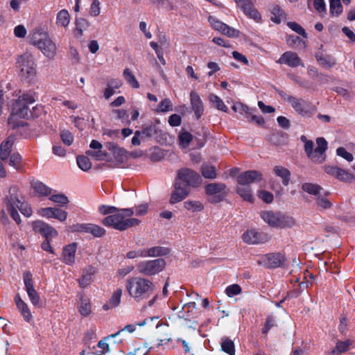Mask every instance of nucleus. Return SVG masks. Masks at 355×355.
Returning a JSON list of instances; mask_svg holds the SVG:
<instances>
[{"label":"nucleus","mask_w":355,"mask_h":355,"mask_svg":"<svg viewBox=\"0 0 355 355\" xmlns=\"http://www.w3.org/2000/svg\"><path fill=\"white\" fill-rule=\"evenodd\" d=\"M158 131L159 130L155 125L150 123L145 125L143 127L142 135L144 137H151L157 135L158 133Z\"/></svg>","instance_id":"obj_49"},{"label":"nucleus","mask_w":355,"mask_h":355,"mask_svg":"<svg viewBox=\"0 0 355 355\" xmlns=\"http://www.w3.org/2000/svg\"><path fill=\"white\" fill-rule=\"evenodd\" d=\"M190 189L175 180L174 189L170 198L171 204H175L186 198L190 193Z\"/></svg>","instance_id":"obj_22"},{"label":"nucleus","mask_w":355,"mask_h":355,"mask_svg":"<svg viewBox=\"0 0 355 355\" xmlns=\"http://www.w3.org/2000/svg\"><path fill=\"white\" fill-rule=\"evenodd\" d=\"M24 196L21 193L19 189L16 185H12L9 187L8 192L5 194L4 204L7 211L17 224L21 223V218L16 209V207L21 203Z\"/></svg>","instance_id":"obj_4"},{"label":"nucleus","mask_w":355,"mask_h":355,"mask_svg":"<svg viewBox=\"0 0 355 355\" xmlns=\"http://www.w3.org/2000/svg\"><path fill=\"white\" fill-rule=\"evenodd\" d=\"M315 58L318 63L323 67H331L336 64L335 60L329 55H324L319 53L315 55Z\"/></svg>","instance_id":"obj_43"},{"label":"nucleus","mask_w":355,"mask_h":355,"mask_svg":"<svg viewBox=\"0 0 355 355\" xmlns=\"http://www.w3.org/2000/svg\"><path fill=\"white\" fill-rule=\"evenodd\" d=\"M96 269L92 266H87L83 272L82 277L79 279V284L82 288L87 286L92 281V276L96 273Z\"/></svg>","instance_id":"obj_31"},{"label":"nucleus","mask_w":355,"mask_h":355,"mask_svg":"<svg viewBox=\"0 0 355 355\" xmlns=\"http://www.w3.org/2000/svg\"><path fill=\"white\" fill-rule=\"evenodd\" d=\"M241 293V288L239 284H232L227 286L225 289V293L229 297H233Z\"/></svg>","instance_id":"obj_62"},{"label":"nucleus","mask_w":355,"mask_h":355,"mask_svg":"<svg viewBox=\"0 0 355 355\" xmlns=\"http://www.w3.org/2000/svg\"><path fill=\"white\" fill-rule=\"evenodd\" d=\"M76 162L78 167L84 171H88L92 167V163L86 156H78Z\"/></svg>","instance_id":"obj_48"},{"label":"nucleus","mask_w":355,"mask_h":355,"mask_svg":"<svg viewBox=\"0 0 355 355\" xmlns=\"http://www.w3.org/2000/svg\"><path fill=\"white\" fill-rule=\"evenodd\" d=\"M50 200L55 203H58V204H60L62 205H66L69 202L68 198L64 194H62V193L53 195L50 197Z\"/></svg>","instance_id":"obj_63"},{"label":"nucleus","mask_w":355,"mask_h":355,"mask_svg":"<svg viewBox=\"0 0 355 355\" xmlns=\"http://www.w3.org/2000/svg\"><path fill=\"white\" fill-rule=\"evenodd\" d=\"M15 302L24 320L27 322H30L33 319V315L28 305L18 294L15 297Z\"/></svg>","instance_id":"obj_25"},{"label":"nucleus","mask_w":355,"mask_h":355,"mask_svg":"<svg viewBox=\"0 0 355 355\" xmlns=\"http://www.w3.org/2000/svg\"><path fill=\"white\" fill-rule=\"evenodd\" d=\"M126 258L133 259L136 258H146L145 249H137L127 252Z\"/></svg>","instance_id":"obj_60"},{"label":"nucleus","mask_w":355,"mask_h":355,"mask_svg":"<svg viewBox=\"0 0 355 355\" xmlns=\"http://www.w3.org/2000/svg\"><path fill=\"white\" fill-rule=\"evenodd\" d=\"M89 15L92 17H97L101 13L100 2L98 0H92L89 7Z\"/></svg>","instance_id":"obj_61"},{"label":"nucleus","mask_w":355,"mask_h":355,"mask_svg":"<svg viewBox=\"0 0 355 355\" xmlns=\"http://www.w3.org/2000/svg\"><path fill=\"white\" fill-rule=\"evenodd\" d=\"M31 43L40 50L42 54L49 60H53L57 55V46L51 37L40 31H34L30 35Z\"/></svg>","instance_id":"obj_3"},{"label":"nucleus","mask_w":355,"mask_h":355,"mask_svg":"<svg viewBox=\"0 0 355 355\" xmlns=\"http://www.w3.org/2000/svg\"><path fill=\"white\" fill-rule=\"evenodd\" d=\"M221 349L229 355H234L235 347L232 340L225 338L222 339Z\"/></svg>","instance_id":"obj_47"},{"label":"nucleus","mask_w":355,"mask_h":355,"mask_svg":"<svg viewBox=\"0 0 355 355\" xmlns=\"http://www.w3.org/2000/svg\"><path fill=\"white\" fill-rule=\"evenodd\" d=\"M176 181L185 187H198L202 183L200 175L193 170L188 168H182L177 172Z\"/></svg>","instance_id":"obj_10"},{"label":"nucleus","mask_w":355,"mask_h":355,"mask_svg":"<svg viewBox=\"0 0 355 355\" xmlns=\"http://www.w3.org/2000/svg\"><path fill=\"white\" fill-rule=\"evenodd\" d=\"M33 229L35 232L44 236L47 240H51L58 236V232L54 227L42 220L33 222Z\"/></svg>","instance_id":"obj_20"},{"label":"nucleus","mask_w":355,"mask_h":355,"mask_svg":"<svg viewBox=\"0 0 355 355\" xmlns=\"http://www.w3.org/2000/svg\"><path fill=\"white\" fill-rule=\"evenodd\" d=\"M336 154L348 162H352L354 159V156L352 153L346 150L343 147H339L336 150Z\"/></svg>","instance_id":"obj_64"},{"label":"nucleus","mask_w":355,"mask_h":355,"mask_svg":"<svg viewBox=\"0 0 355 355\" xmlns=\"http://www.w3.org/2000/svg\"><path fill=\"white\" fill-rule=\"evenodd\" d=\"M77 245L75 243L66 245L62 252V261L67 265L71 266L75 262Z\"/></svg>","instance_id":"obj_26"},{"label":"nucleus","mask_w":355,"mask_h":355,"mask_svg":"<svg viewBox=\"0 0 355 355\" xmlns=\"http://www.w3.org/2000/svg\"><path fill=\"white\" fill-rule=\"evenodd\" d=\"M78 309L83 317H87L92 313V306L89 299L81 295L78 304Z\"/></svg>","instance_id":"obj_33"},{"label":"nucleus","mask_w":355,"mask_h":355,"mask_svg":"<svg viewBox=\"0 0 355 355\" xmlns=\"http://www.w3.org/2000/svg\"><path fill=\"white\" fill-rule=\"evenodd\" d=\"M19 76L24 81L31 82L37 75L36 64L33 55L30 53H25L17 60Z\"/></svg>","instance_id":"obj_5"},{"label":"nucleus","mask_w":355,"mask_h":355,"mask_svg":"<svg viewBox=\"0 0 355 355\" xmlns=\"http://www.w3.org/2000/svg\"><path fill=\"white\" fill-rule=\"evenodd\" d=\"M287 26L293 31L297 34L303 36L304 38L307 37L305 30L302 26L294 21H290L287 23Z\"/></svg>","instance_id":"obj_57"},{"label":"nucleus","mask_w":355,"mask_h":355,"mask_svg":"<svg viewBox=\"0 0 355 355\" xmlns=\"http://www.w3.org/2000/svg\"><path fill=\"white\" fill-rule=\"evenodd\" d=\"M71 230L74 232L89 233L96 238L102 237L106 232L103 227L92 223L77 224L71 227Z\"/></svg>","instance_id":"obj_17"},{"label":"nucleus","mask_w":355,"mask_h":355,"mask_svg":"<svg viewBox=\"0 0 355 355\" xmlns=\"http://www.w3.org/2000/svg\"><path fill=\"white\" fill-rule=\"evenodd\" d=\"M173 110V105L171 101L169 98H166L159 103L157 108L155 110V112L157 113H162L171 112Z\"/></svg>","instance_id":"obj_44"},{"label":"nucleus","mask_w":355,"mask_h":355,"mask_svg":"<svg viewBox=\"0 0 355 355\" xmlns=\"http://www.w3.org/2000/svg\"><path fill=\"white\" fill-rule=\"evenodd\" d=\"M323 168L325 173L341 182H352L354 180V175L343 168L331 165H325Z\"/></svg>","instance_id":"obj_16"},{"label":"nucleus","mask_w":355,"mask_h":355,"mask_svg":"<svg viewBox=\"0 0 355 355\" xmlns=\"http://www.w3.org/2000/svg\"><path fill=\"white\" fill-rule=\"evenodd\" d=\"M98 212L102 215H112L118 211V208L114 206L101 205L98 207Z\"/></svg>","instance_id":"obj_59"},{"label":"nucleus","mask_w":355,"mask_h":355,"mask_svg":"<svg viewBox=\"0 0 355 355\" xmlns=\"http://www.w3.org/2000/svg\"><path fill=\"white\" fill-rule=\"evenodd\" d=\"M37 214L46 218H55L60 222L66 220L67 212L55 207L40 208L37 211Z\"/></svg>","instance_id":"obj_19"},{"label":"nucleus","mask_w":355,"mask_h":355,"mask_svg":"<svg viewBox=\"0 0 355 355\" xmlns=\"http://www.w3.org/2000/svg\"><path fill=\"white\" fill-rule=\"evenodd\" d=\"M105 147L111 151L115 158L118 159H123V157L127 153L126 150L123 148H119L116 144L114 142H108L105 144Z\"/></svg>","instance_id":"obj_39"},{"label":"nucleus","mask_w":355,"mask_h":355,"mask_svg":"<svg viewBox=\"0 0 355 355\" xmlns=\"http://www.w3.org/2000/svg\"><path fill=\"white\" fill-rule=\"evenodd\" d=\"M225 188V184L222 182L210 183L205 187V193L209 196L211 202L217 203L223 200Z\"/></svg>","instance_id":"obj_14"},{"label":"nucleus","mask_w":355,"mask_h":355,"mask_svg":"<svg viewBox=\"0 0 355 355\" xmlns=\"http://www.w3.org/2000/svg\"><path fill=\"white\" fill-rule=\"evenodd\" d=\"M110 338H108V336L104 338L103 340H101L98 344L97 347L100 349L99 351H96L95 352L96 355H103L105 353H107L110 352V347L109 345L107 343V340H109Z\"/></svg>","instance_id":"obj_51"},{"label":"nucleus","mask_w":355,"mask_h":355,"mask_svg":"<svg viewBox=\"0 0 355 355\" xmlns=\"http://www.w3.org/2000/svg\"><path fill=\"white\" fill-rule=\"evenodd\" d=\"M236 192L243 200L252 202L254 198L250 185L239 184L236 187Z\"/></svg>","instance_id":"obj_35"},{"label":"nucleus","mask_w":355,"mask_h":355,"mask_svg":"<svg viewBox=\"0 0 355 355\" xmlns=\"http://www.w3.org/2000/svg\"><path fill=\"white\" fill-rule=\"evenodd\" d=\"M89 147L93 149L87 150L86 154L96 160H105L107 157V153L105 150H102V144L96 141L92 140L89 144Z\"/></svg>","instance_id":"obj_24"},{"label":"nucleus","mask_w":355,"mask_h":355,"mask_svg":"<svg viewBox=\"0 0 355 355\" xmlns=\"http://www.w3.org/2000/svg\"><path fill=\"white\" fill-rule=\"evenodd\" d=\"M285 260L284 254L280 252H274L259 256L257 263L268 268H276L280 267Z\"/></svg>","instance_id":"obj_13"},{"label":"nucleus","mask_w":355,"mask_h":355,"mask_svg":"<svg viewBox=\"0 0 355 355\" xmlns=\"http://www.w3.org/2000/svg\"><path fill=\"white\" fill-rule=\"evenodd\" d=\"M263 220L272 227H292L295 225L293 218L270 210L262 211L260 214Z\"/></svg>","instance_id":"obj_6"},{"label":"nucleus","mask_w":355,"mask_h":355,"mask_svg":"<svg viewBox=\"0 0 355 355\" xmlns=\"http://www.w3.org/2000/svg\"><path fill=\"white\" fill-rule=\"evenodd\" d=\"M169 250L166 248L155 246L145 249L146 257H157L168 254Z\"/></svg>","instance_id":"obj_36"},{"label":"nucleus","mask_w":355,"mask_h":355,"mask_svg":"<svg viewBox=\"0 0 355 355\" xmlns=\"http://www.w3.org/2000/svg\"><path fill=\"white\" fill-rule=\"evenodd\" d=\"M60 139L67 146H71L73 142V135L67 130H63L60 132Z\"/></svg>","instance_id":"obj_56"},{"label":"nucleus","mask_w":355,"mask_h":355,"mask_svg":"<svg viewBox=\"0 0 355 355\" xmlns=\"http://www.w3.org/2000/svg\"><path fill=\"white\" fill-rule=\"evenodd\" d=\"M302 189L310 194L317 195L321 190V187L317 184L305 183L302 185Z\"/></svg>","instance_id":"obj_55"},{"label":"nucleus","mask_w":355,"mask_h":355,"mask_svg":"<svg viewBox=\"0 0 355 355\" xmlns=\"http://www.w3.org/2000/svg\"><path fill=\"white\" fill-rule=\"evenodd\" d=\"M352 344L353 341L350 339H347L343 341L338 340L335 347L329 352V355H341L346 352Z\"/></svg>","instance_id":"obj_32"},{"label":"nucleus","mask_w":355,"mask_h":355,"mask_svg":"<svg viewBox=\"0 0 355 355\" xmlns=\"http://www.w3.org/2000/svg\"><path fill=\"white\" fill-rule=\"evenodd\" d=\"M330 11L332 15H339L342 11V5L340 0H330Z\"/></svg>","instance_id":"obj_54"},{"label":"nucleus","mask_w":355,"mask_h":355,"mask_svg":"<svg viewBox=\"0 0 355 355\" xmlns=\"http://www.w3.org/2000/svg\"><path fill=\"white\" fill-rule=\"evenodd\" d=\"M90 24L87 20L84 18L76 19V28L74 31L75 35L77 37H81L83 35L84 31L89 27Z\"/></svg>","instance_id":"obj_38"},{"label":"nucleus","mask_w":355,"mask_h":355,"mask_svg":"<svg viewBox=\"0 0 355 355\" xmlns=\"http://www.w3.org/2000/svg\"><path fill=\"white\" fill-rule=\"evenodd\" d=\"M17 101H21L22 105H26L28 107L29 104L35 101V94L34 93L24 94Z\"/></svg>","instance_id":"obj_53"},{"label":"nucleus","mask_w":355,"mask_h":355,"mask_svg":"<svg viewBox=\"0 0 355 355\" xmlns=\"http://www.w3.org/2000/svg\"><path fill=\"white\" fill-rule=\"evenodd\" d=\"M31 185L34 191L40 196H46L51 193V189L41 182H33Z\"/></svg>","instance_id":"obj_41"},{"label":"nucleus","mask_w":355,"mask_h":355,"mask_svg":"<svg viewBox=\"0 0 355 355\" xmlns=\"http://www.w3.org/2000/svg\"><path fill=\"white\" fill-rule=\"evenodd\" d=\"M279 64H284L290 67H304V62L298 55L293 51L284 53L277 61Z\"/></svg>","instance_id":"obj_21"},{"label":"nucleus","mask_w":355,"mask_h":355,"mask_svg":"<svg viewBox=\"0 0 355 355\" xmlns=\"http://www.w3.org/2000/svg\"><path fill=\"white\" fill-rule=\"evenodd\" d=\"M262 175L257 171H247L237 177L238 184L249 185L261 180Z\"/></svg>","instance_id":"obj_23"},{"label":"nucleus","mask_w":355,"mask_h":355,"mask_svg":"<svg viewBox=\"0 0 355 355\" xmlns=\"http://www.w3.org/2000/svg\"><path fill=\"white\" fill-rule=\"evenodd\" d=\"M208 21L213 28L228 37H237L239 36V31L229 26L213 16H209Z\"/></svg>","instance_id":"obj_18"},{"label":"nucleus","mask_w":355,"mask_h":355,"mask_svg":"<svg viewBox=\"0 0 355 355\" xmlns=\"http://www.w3.org/2000/svg\"><path fill=\"white\" fill-rule=\"evenodd\" d=\"M240 8L249 18L254 19L257 22L261 21V14L254 7L252 3L250 1L248 0L247 1H245L244 4H241V7Z\"/></svg>","instance_id":"obj_28"},{"label":"nucleus","mask_w":355,"mask_h":355,"mask_svg":"<svg viewBox=\"0 0 355 355\" xmlns=\"http://www.w3.org/2000/svg\"><path fill=\"white\" fill-rule=\"evenodd\" d=\"M184 207L189 211L199 212L204 209V205L199 200H188L184 202Z\"/></svg>","instance_id":"obj_40"},{"label":"nucleus","mask_w":355,"mask_h":355,"mask_svg":"<svg viewBox=\"0 0 355 355\" xmlns=\"http://www.w3.org/2000/svg\"><path fill=\"white\" fill-rule=\"evenodd\" d=\"M132 215H134L132 209H118V211L115 213L103 218L102 224L106 227H112L119 231H123L140 224L141 220L135 218H132Z\"/></svg>","instance_id":"obj_2"},{"label":"nucleus","mask_w":355,"mask_h":355,"mask_svg":"<svg viewBox=\"0 0 355 355\" xmlns=\"http://www.w3.org/2000/svg\"><path fill=\"white\" fill-rule=\"evenodd\" d=\"M122 293L123 291L121 288H119L116 289L112 293L109 301L103 306V309L108 311L117 307L121 303Z\"/></svg>","instance_id":"obj_30"},{"label":"nucleus","mask_w":355,"mask_h":355,"mask_svg":"<svg viewBox=\"0 0 355 355\" xmlns=\"http://www.w3.org/2000/svg\"><path fill=\"white\" fill-rule=\"evenodd\" d=\"M71 17L67 10L62 9L59 11L56 16V24L58 26L66 28L69 26Z\"/></svg>","instance_id":"obj_37"},{"label":"nucleus","mask_w":355,"mask_h":355,"mask_svg":"<svg viewBox=\"0 0 355 355\" xmlns=\"http://www.w3.org/2000/svg\"><path fill=\"white\" fill-rule=\"evenodd\" d=\"M202 176L207 179H215L217 177L216 170L214 166L203 164L201 167Z\"/></svg>","instance_id":"obj_46"},{"label":"nucleus","mask_w":355,"mask_h":355,"mask_svg":"<svg viewBox=\"0 0 355 355\" xmlns=\"http://www.w3.org/2000/svg\"><path fill=\"white\" fill-rule=\"evenodd\" d=\"M123 76L127 82L134 88H139V84L134 74L131 72L129 69H125L123 71Z\"/></svg>","instance_id":"obj_50"},{"label":"nucleus","mask_w":355,"mask_h":355,"mask_svg":"<svg viewBox=\"0 0 355 355\" xmlns=\"http://www.w3.org/2000/svg\"><path fill=\"white\" fill-rule=\"evenodd\" d=\"M23 280L24 284V289L28 296V299L31 304L35 306H40L41 303L40 295L35 289L32 274L29 271L24 273Z\"/></svg>","instance_id":"obj_12"},{"label":"nucleus","mask_w":355,"mask_h":355,"mask_svg":"<svg viewBox=\"0 0 355 355\" xmlns=\"http://www.w3.org/2000/svg\"><path fill=\"white\" fill-rule=\"evenodd\" d=\"M29 112V107L26 105H22L21 101H16L8 119V124L13 128L24 126V121L21 119L27 118Z\"/></svg>","instance_id":"obj_11"},{"label":"nucleus","mask_w":355,"mask_h":355,"mask_svg":"<svg viewBox=\"0 0 355 355\" xmlns=\"http://www.w3.org/2000/svg\"><path fill=\"white\" fill-rule=\"evenodd\" d=\"M317 147L313 150V142L311 140L306 141L304 150L307 156L315 163L320 164L325 160V151L327 148V142L323 137L316 139Z\"/></svg>","instance_id":"obj_7"},{"label":"nucleus","mask_w":355,"mask_h":355,"mask_svg":"<svg viewBox=\"0 0 355 355\" xmlns=\"http://www.w3.org/2000/svg\"><path fill=\"white\" fill-rule=\"evenodd\" d=\"M166 266V261L163 259L144 260L136 264L139 273L146 277L154 276L161 272Z\"/></svg>","instance_id":"obj_8"},{"label":"nucleus","mask_w":355,"mask_h":355,"mask_svg":"<svg viewBox=\"0 0 355 355\" xmlns=\"http://www.w3.org/2000/svg\"><path fill=\"white\" fill-rule=\"evenodd\" d=\"M125 290L135 301L141 302L148 299L154 293L155 285L145 277H130L125 281Z\"/></svg>","instance_id":"obj_1"},{"label":"nucleus","mask_w":355,"mask_h":355,"mask_svg":"<svg viewBox=\"0 0 355 355\" xmlns=\"http://www.w3.org/2000/svg\"><path fill=\"white\" fill-rule=\"evenodd\" d=\"M192 140V135L188 132H183L179 135L180 144L183 147H187Z\"/></svg>","instance_id":"obj_58"},{"label":"nucleus","mask_w":355,"mask_h":355,"mask_svg":"<svg viewBox=\"0 0 355 355\" xmlns=\"http://www.w3.org/2000/svg\"><path fill=\"white\" fill-rule=\"evenodd\" d=\"M210 103L219 110L227 112L228 110L227 107L225 105L223 100L218 96L214 94H210L208 96Z\"/></svg>","instance_id":"obj_42"},{"label":"nucleus","mask_w":355,"mask_h":355,"mask_svg":"<svg viewBox=\"0 0 355 355\" xmlns=\"http://www.w3.org/2000/svg\"><path fill=\"white\" fill-rule=\"evenodd\" d=\"M271 13L272 17H271V20L277 24L281 22V21L284 18L285 13L284 10L277 5H274L271 8Z\"/></svg>","instance_id":"obj_45"},{"label":"nucleus","mask_w":355,"mask_h":355,"mask_svg":"<svg viewBox=\"0 0 355 355\" xmlns=\"http://www.w3.org/2000/svg\"><path fill=\"white\" fill-rule=\"evenodd\" d=\"M275 175L282 179V184L287 186L291 180V172L286 168L282 166H276L273 168Z\"/></svg>","instance_id":"obj_34"},{"label":"nucleus","mask_w":355,"mask_h":355,"mask_svg":"<svg viewBox=\"0 0 355 355\" xmlns=\"http://www.w3.org/2000/svg\"><path fill=\"white\" fill-rule=\"evenodd\" d=\"M16 209H19L20 212L26 217H30L32 215V209L30 205L25 202L24 199L19 203Z\"/></svg>","instance_id":"obj_52"},{"label":"nucleus","mask_w":355,"mask_h":355,"mask_svg":"<svg viewBox=\"0 0 355 355\" xmlns=\"http://www.w3.org/2000/svg\"><path fill=\"white\" fill-rule=\"evenodd\" d=\"M241 238L243 241L248 245L265 243L270 239L267 234L255 230H247L243 234Z\"/></svg>","instance_id":"obj_15"},{"label":"nucleus","mask_w":355,"mask_h":355,"mask_svg":"<svg viewBox=\"0 0 355 355\" xmlns=\"http://www.w3.org/2000/svg\"><path fill=\"white\" fill-rule=\"evenodd\" d=\"M15 141V137L10 135L1 143L0 146V158L1 160H6L8 158Z\"/></svg>","instance_id":"obj_29"},{"label":"nucleus","mask_w":355,"mask_h":355,"mask_svg":"<svg viewBox=\"0 0 355 355\" xmlns=\"http://www.w3.org/2000/svg\"><path fill=\"white\" fill-rule=\"evenodd\" d=\"M283 98L299 114L303 116H311L315 112V107L311 103L302 98H297L287 94H284Z\"/></svg>","instance_id":"obj_9"},{"label":"nucleus","mask_w":355,"mask_h":355,"mask_svg":"<svg viewBox=\"0 0 355 355\" xmlns=\"http://www.w3.org/2000/svg\"><path fill=\"white\" fill-rule=\"evenodd\" d=\"M190 100L192 110L196 118H200L204 112V106L200 96L196 92H191L190 94Z\"/></svg>","instance_id":"obj_27"}]
</instances>
